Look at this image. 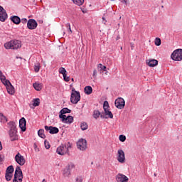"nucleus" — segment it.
Wrapping results in <instances>:
<instances>
[{
	"mask_svg": "<svg viewBox=\"0 0 182 182\" xmlns=\"http://www.w3.org/2000/svg\"><path fill=\"white\" fill-rule=\"evenodd\" d=\"M22 46L21 45V41L18 40H11L9 42L4 43V48L6 49H13L16 50L19 49Z\"/></svg>",
	"mask_w": 182,
	"mask_h": 182,
	"instance_id": "obj_1",
	"label": "nucleus"
},
{
	"mask_svg": "<svg viewBox=\"0 0 182 182\" xmlns=\"http://www.w3.org/2000/svg\"><path fill=\"white\" fill-rule=\"evenodd\" d=\"M171 58L176 62H181L182 60V49L178 48L175 50L171 55Z\"/></svg>",
	"mask_w": 182,
	"mask_h": 182,
	"instance_id": "obj_2",
	"label": "nucleus"
},
{
	"mask_svg": "<svg viewBox=\"0 0 182 182\" xmlns=\"http://www.w3.org/2000/svg\"><path fill=\"white\" fill-rule=\"evenodd\" d=\"M80 100V92H77L75 90H72L70 102L73 105H77L79 101Z\"/></svg>",
	"mask_w": 182,
	"mask_h": 182,
	"instance_id": "obj_3",
	"label": "nucleus"
},
{
	"mask_svg": "<svg viewBox=\"0 0 182 182\" xmlns=\"http://www.w3.org/2000/svg\"><path fill=\"white\" fill-rule=\"evenodd\" d=\"M23 178V175L22 174V170L21 169V167L17 166L16 168L13 182H22Z\"/></svg>",
	"mask_w": 182,
	"mask_h": 182,
	"instance_id": "obj_4",
	"label": "nucleus"
},
{
	"mask_svg": "<svg viewBox=\"0 0 182 182\" xmlns=\"http://www.w3.org/2000/svg\"><path fill=\"white\" fill-rule=\"evenodd\" d=\"M56 152L60 156H65L66 154H69V147L66 146L65 145L62 144L61 146L57 148Z\"/></svg>",
	"mask_w": 182,
	"mask_h": 182,
	"instance_id": "obj_5",
	"label": "nucleus"
},
{
	"mask_svg": "<svg viewBox=\"0 0 182 182\" xmlns=\"http://www.w3.org/2000/svg\"><path fill=\"white\" fill-rule=\"evenodd\" d=\"M77 149H79V150L85 151V150L87 149V141H86V139H80L77 143Z\"/></svg>",
	"mask_w": 182,
	"mask_h": 182,
	"instance_id": "obj_6",
	"label": "nucleus"
},
{
	"mask_svg": "<svg viewBox=\"0 0 182 182\" xmlns=\"http://www.w3.org/2000/svg\"><path fill=\"white\" fill-rule=\"evenodd\" d=\"M117 160L119 163L123 164L126 161V156L124 155V151L122 149H119L117 153Z\"/></svg>",
	"mask_w": 182,
	"mask_h": 182,
	"instance_id": "obj_7",
	"label": "nucleus"
},
{
	"mask_svg": "<svg viewBox=\"0 0 182 182\" xmlns=\"http://www.w3.org/2000/svg\"><path fill=\"white\" fill-rule=\"evenodd\" d=\"M114 105L117 109H124L126 102H124V99L119 97L115 100Z\"/></svg>",
	"mask_w": 182,
	"mask_h": 182,
	"instance_id": "obj_8",
	"label": "nucleus"
},
{
	"mask_svg": "<svg viewBox=\"0 0 182 182\" xmlns=\"http://www.w3.org/2000/svg\"><path fill=\"white\" fill-rule=\"evenodd\" d=\"M15 160L19 166H24L25 163H26L25 157H23L19 152L16 155Z\"/></svg>",
	"mask_w": 182,
	"mask_h": 182,
	"instance_id": "obj_9",
	"label": "nucleus"
},
{
	"mask_svg": "<svg viewBox=\"0 0 182 182\" xmlns=\"http://www.w3.org/2000/svg\"><path fill=\"white\" fill-rule=\"evenodd\" d=\"M8 19V14L6 10L0 6V21L1 22H5Z\"/></svg>",
	"mask_w": 182,
	"mask_h": 182,
	"instance_id": "obj_10",
	"label": "nucleus"
},
{
	"mask_svg": "<svg viewBox=\"0 0 182 182\" xmlns=\"http://www.w3.org/2000/svg\"><path fill=\"white\" fill-rule=\"evenodd\" d=\"M115 180L117 182H129V178L122 173H117Z\"/></svg>",
	"mask_w": 182,
	"mask_h": 182,
	"instance_id": "obj_11",
	"label": "nucleus"
},
{
	"mask_svg": "<svg viewBox=\"0 0 182 182\" xmlns=\"http://www.w3.org/2000/svg\"><path fill=\"white\" fill-rule=\"evenodd\" d=\"M27 28L31 30L36 29L38 28V22L35 19H29L27 22Z\"/></svg>",
	"mask_w": 182,
	"mask_h": 182,
	"instance_id": "obj_12",
	"label": "nucleus"
},
{
	"mask_svg": "<svg viewBox=\"0 0 182 182\" xmlns=\"http://www.w3.org/2000/svg\"><path fill=\"white\" fill-rule=\"evenodd\" d=\"M45 130L49 132L50 134H58V133H59V129L56 127L45 126Z\"/></svg>",
	"mask_w": 182,
	"mask_h": 182,
	"instance_id": "obj_13",
	"label": "nucleus"
},
{
	"mask_svg": "<svg viewBox=\"0 0 182 182\" xmlns=\"http://www.w3.org/2000/svg\"><path fill=\"white\" fill-rule=\"evenodd\" d=\"M59 117L62 119L63 123H68V124L73 123V117L72 116L59 115Z\"/></svg>",
	"mask_w": 182,
	"mask_h": 182,
	"instance_id": "obj_14",
	"label": "nucleus"
},
{
	"mask_svg": "<svg viewBox=\"0 0 182 182\" xmlns=\"http://www.w3.org/2000/svg\"><path fill=\"white\" fill-rule=\"evenodd\" d=\"M4 85L6 87L7 92L9 95H14L15 94V88L12 86L11 81H6Z\"/></svg>",
	"mask_w": 182,
	"mask_h": 182,
	"instance_id": "obj_15",
	"label": "nucleus"
},
{
	"mask_svg": "<svg viewBox=\"0 0 182 182\" xmlns=\"http://www.w3.org/2000/svg\"><path fill=\"white\" fill-rule=\"evenodd\" d=\"M19 127L21 129V132H26V119L24 117L19 120Z\"/></svg>",
	"mask_w": 182,
	"mask_h": 182,
	"instance_id": "obj_16",
	"label": "nucleus"
},
{
	"mask_svg": "<svg viewBox=\"0 0 182 182\" xmlns=\"http://www.w3.org/2000/svg\"><path fill=\"white\" fill-rule=\"evenodd\" d=\"M146 62L150 68H154V66H157L159 65V61L155 59L146 60Z\"/></svg>",
	"mask_w": 182,
	"mask_h": 182,
	"instance_id": "obj_17",
	"label": "nucleus"
},
{
	"mask_svg": "<svg viewBox=\"0 0 182 182\" xmlns=\"http://www.w3.org/2000/svg\"><path fill=\"white\" fill-rule=\"evenodd\" d=\"M41 105V100L39 98H35L32 100V104H30L31 109H35V107L39 106Z\"/></svg>",
	"mask_w": 182,
	"mask_h": 182,
	"instance_id": "obj_18",
	"label": "nucleus"
},
{
	"mask_svg": "<svg viewBox=\"0 0 182 182\" xmlns=\"http://www.w3.org/2000/svg\"><path fill=\"white\" fill-rule=\"evenodd\" d=\"M9 136L11 141H15L18 140V131H9Z\"/></svg>",
	"mask_w": 182,
	"mask_h": 182,
	"instance_id": "obj_19",
	"label": "nucleus"
},
{
	"mask_svg": "<svg viewBox=\"0 0 182 182\" xmlns=\"http://www.w3.org/2000/svg\"><path fill=\"white\" fill-rule=\"evenodd\" d=\"M9 129H10L9 132H16L18 129H16V124L14 122H10L8 123Z\"/></svg>",
	"mask_w": 182,
	"mask_h": 182,
	"instance_id": "obj_20",
	"label": "nucleus"
},
{
	"mask_svg": "<svg viewBox=\"0 0 182 182\" xmlns=\"http://www.w3.org/2000/svg\"><path fill=\"white\" fill-rule=\"evenodd\" d=\"M10 21H11V22H14L15 25H19V23H21V18H19V16H12L10 18Z\"/></svg>",
	"mask_w": 182,
	"mask_h": 182,
	"instance_id": "obj_21",
	"label": "nucleus"
},
{
	"mask_svg": "<svg viewBox=\"0 0 182 182\" xmlns=\"http://www.w3.org/2000/svg\"><path fill=\"white\" fill-rule=\"evenodd\" d=\"M0 80L2 82L3 85H6L7 82H9V80H6V77L4 75L2 71L0 70Z\"/></svg>",
	"mask_w": 182,
	"mask_h": 182,
	"instance_id": "obj_22",
	"label": "nucleus"
},
{
	"mask_svg": "<svg viewBox=\"0 0 182 182\" xmlns=\"http://www.w3.org/2000/svg\"><path fill=\"white\" fill-rule=\"evenodd\" d=\"M84 90L86 95H92V92H93V89L90 86L85 87Z\"/></svg>",
	"mask_w": 182,
	"mask_h": 182,
	"instance_id": "obj_23",
	"label": "nucleus"
},
{
	"mask_svg": "<svg viewBox=\"0 0 182 182\" xmlns=\"http://www.w3.org/2000/svg\"><path fill=\"white\" fill-rule=\"evenodd\" d=\"M34 89H36L38 92L42 90V84L36 82L33 85Z\"/></svg>",
	"mask_w": 182,
	"mask_h": 182,
	"instance_id": "obj_24",
	"label": "nucleus"
},
{
	"mask_svg": "<svg viewBox=\"0 0 182 182\" xmlns=\"http://www.w3.org/2000/svg\"><path fill=\"white\" fill-rule=\"evenodd\" d=\"M66 113H70V109L68 108H63L60 112V116H64L63 114H66Z\"/></svg>",
	"mask_w": 182,
	"mask_h": 182,
	"instance_id": "obj_25",
	"label": "nucleus"
},
{
	"mask_svg": "<svg viewBox=\"0 0 182 182\" xmlns=\"http://www.w3.org/2000/svg\"><path fill=\"white\" fill-rule=\"evenodd\" d=\"M73 4L75 5H77L78 6H80L85 4V0H73Z\"/></svg>",
	"mask_w": 182,
	"mask_h": 182,
	"instance_id": "obj_26",
	"label": "nucleus"
},
{
	"mask_svg": "<svg viewBox=\"0 0 182 182\" xmlns=\"http://www.w3.org/2000/svg\"><path fill=\"white\" fill-rule=\"evenodd\" d=\"M97 68L98 69L103 70V72H106L105 74L107 75V69L106 68V66L103 65L102 63H100L98 64Z\"/></svg>",
	"mask_w": 182,
	"mask_h": 182,
	"instance_id": "obj_27",
	"label": "nucleus"
},
{
	"mask_svg": "<svg viewBox=\"0 0 182 182\" xmlns=\"http://www.w3.org/2000/svg\"><path fill=\"white\" fill-rule=\"evenodd\" d=\"M44 133H45V130L43 129H39L38 132V134L39 137H41V139H45V137H46Z\"/></svg>",
	"mask_w": 182,
	"mask_h": 182,
	"instance_id": "obj_28",
	"label": "nucleus"
},
{
	"mask_svg": "<svg viewBox=\"0 0 182 182\" xmlns=\"http://www.w3.org/2000/svg\"><path fill=\"white\" fill-rule=\"evenodd\" d=\"M63 174L64 177H69V176H70V171H69V169L68 168L65 167L63 171Z\"/></svg>",
	"mask_w": 182,
	"mask_h": 182,
	"instance_id": "obj_29",
	"label": "nucleus"
},
{
	"mask_svg": "<svg viewBox=\"0 0 182 182\" xmlns=\"http://www.w3.org/2000/svg\"><path fill=\"white\" fill-rule=\"evenodd\" d=\"M0 120L1 123H6L8 122V118L4 115V114L1 113L0 114Z\"/></svg>",
	"mask_w": 182,
	"mask_h": 182,
	"instance_id": "obj_30",
	"label": "nucleus"
},
{
	"mask_svg": "<svg viewBox=\"0 0 182 182\" xmlns=\"http://www.w3.org/2000/svg\"><path fill=\"white\" fill-rule=\"evenodd\" d=\"M13 173H9L6 172L5 178L6 181H11L12 180Z\"/></svg>",
	"mask_w": 182,
	"mask_h": 182,
	"instance_id": "obj_31",
	"label": "nucleus"
},
{
	"mask_svg": "<svg viewBox=\"0 0 182 182\" xmlns=\"http://www.w3.org/2000/svg\"><path fill=\"white\" fill-rule=\"evenodd\" d=\"M39 70H41V63H37L34 65V71L36 72V73H38V72H39Z\"/></svg>",
	"mask_w": 182,
	"mask_h": 182,
	"instance_id": "obj_32",
	"label": "nucleus"
},
{
	"mask_svg": "<svg viewBox=\"0 0 182 182\" xmlns=\"http://www.w3.org/2000/svg\"><path fill=\"white\" fill-rule=\"evenodd\" d=\"M105 113L107 116V118L109 117V119H113V114L109 109L105 111Z\"/></svg>",
	"mask_w": 182,
	"mask_h": 182,
	"instance_id": "obj_33",
	"label": "nucleus"
},
{
	"mask_svg": "<svg viewBox=\"0 0 182 182\" xmlns=\"http://www.w3.org/2000/svg\"><path fill=\"white\" fill-rule=\"evenodd\" d=\"M75 166L73 163H70L65 168H68L70 171L75 169Z\"/></svg>",
	"mask_w": 182,
	"mask_h": 182,
	"instance_id": "obj_34",
	"label": "nucleus"
},
{
	"mask_svg": "<svg viewBox=\"0 0 182 182\" xmlns=\"http://www.w3.org/2000/svg\"><path fill=\"white\" fill-rule=\"evenodd\" d=\"M6 173H9L10 174H13L14 173V166H9L6 170Z\"/></svg>",
	"mask_w": 182,
	"mask_h": 182,
	"instance_id": "obj_35",
	"label": "nucleus"
},
{
	"mask_svg": "<svg viewBox=\"0 0 182 182\" xmlns=\"http://www.w3.org/2000/svg\"><path fill=\"white\" fill-rule=\"evenodd\" d=\"M59 73H60L61 75H63V76H64L67 73L66 69H65V68L63 67L60 68Z\"/></svg>",
	"mask_w": 182,
	"mask_h": 182,
	"instance_id": "obj_36",
	"label": "nucleus"
},
{
	"mask_svg": "<svg viewBox=\"0 0 182 182\" xmlns=\"http://www.w3.org/2000/svg\"><path fill=\"white\" fill-rule=\"evenodd\" d=\"M100 116V112H99V110H95L93 113V117L95 119H98Z\"/></svg>",
	"mask_w": 182,
	"mask_h": 182,
	"instance_id": "obj_37",
	"label": "nucleus"
},
{
	"mask_svg": "<svg viewBox=\"0 0 182 182\" xmlns=\"http://www.w3.org/2000/svg\"><path fill=\"white\" fill-rule=\"evenodd\" d=\"M80 127L82 130H87V124L86 122H82Z\"/></svg>",
	"mask_w": 182,
	"mask_h": 182,
	"instance_id": "obj_38",
	"label": "nucleus"
},
{
	"mask_svg": "<svg viewBox=\"0 0 182 182\" xmlns=\"http://www.w3.org/2000/svg\"><path fill=\"white\" fill-rule=\"evenodd\" d=\"M103 109L105 111L109 110V102L107 101L104 102Z\"/></svg>",
	"mask_w": 182,
	"mask_h": 182,
	"instance_id": "obj_39",
	"label": "nucleus"
},
{
	"mask_svg": "<svg viewBox=\"0 0 182 182\" xmlns=\"http://www.w3.org/2000/svg\"><path fill=\"white\" fill-rule=\"evenodd\" d=\"M155 45L156 46H160V45H161V40L160 38H156L155 40Z\"/></svg>",
	"mask_w": 182,
	"mask_h": 182,
	"instance_id": "obj_40",
	"label": "nucleus"
},
{
	"mask_svg": "<svg viewBox=\"0 0 182 182\" xmlns=\"http://www.w3.org/2000/svg\"><path fill=\"white\" fill-rule=\"evenodd\" d=\"M44 144H45V147H46V149H47V150L50 149V144H49L48 141H45Z\"/></svg>",
	"mask_w": 182,
	"mask_h": 182,
	"instance_id": "obj_41",
	"label": "nucleus"
},
{
	"mask_svg": "<svg viewBox=\"0 0 182 182\" xmlns=\"http://www.w3.org/2000/svg\"><path fill=\"white\" fill-rule=\"evenodd\" d=\"M119 141H126V136L124 135H120L119 136Z\"/></svg>",
	"mask_w": 182,
	"mask_h": 182,
	"instance_id": "obj_42",
	"label": "nucleus"
},
{
	"mask_svg": "<svg viewBox=\"0 0 182 182\" xmlns=\"http://www.w3.org/2000/svg\"><path fill=\"white\" fill-rule=\"evenodd\" d=\"M63 77H64V80L65 81V82H69L70 80L69 79V77H68V74H65V75H63Z\"/></svg>",
	"mask_w": 182,
	"mask_h": 182,
	"instance_id": "obj_43",
	"label": "nucleus"
},
{
	"mask_svg": "<svg viewBox=\"0 0 182 182\" xmlns=\"http://www.w3.org/2000/svg\"><path fill=\"white\" fill-rule=\"evenodd\" d=\"M26 22H28V19H26V18L21 19V23H23V24L26 23Z\"/></svg>",
	"mask_w": 182,
	"mask_h": 182,
	"instance_id": "obj_44",
	"label": "nucleus"
},
{
	"mask_svg": "<svg viewBox=\"0 0 182 182\" xmlns=\"http://www.w3.org/2000/svg\"><path fill=\"white\" fill-rule=\"evenodd\" d=\"M67 26H69V27H68V30H69V31L70 32V33H72V28H70V23H67Z\"/></svg>",
	"mask_w": 182,
	"mask_h": 182,
	"instance_id": "obj_45",
	"label": "nucleus"
},
{
	"mask_svg": "<svg viewBox=\"0 0 182 182\" xmlns=\"http://www.w3.org/2000/svg\"><path fill=\"white\" fill-rule=\"evenodd\" d=\"M96 75H97V70H94V71H93V76L96 77Z\"/></svg>",
	"mask_w": 182,
	"mask_h": 182,
	"instance_id": "obj_46",
	"label": "nucleus"
},
{
	"mask_svg": "<svg viewBox=\"0 0 182 182\" xmlns=\"http://www.w3.org/2000/svg\"><path fill=\"white\" fill-rule=\"evenodd\" d=\"M0 150H2V143L0 141Z\"/></svg>",
	"mask_w": 182,
	"mask_h": 182,
	"instance_id": "obj_47",
	"label": "nucleus"
},
{
	"mask_svg": "<svg viewBox=\"0 0 182 182\" xmlns=\"http://www.w3.org/2000/svg\"><path fill=\"white\" fill-rule=\"evenodd\" d=\"M123 2H124V4L127 5V0H123Z\"/></svg>",
	"mask_w": 182,
	"mask_h": 182,
	"instance_id": "obj_48",
	"label": "nucleus"
},
{
	"mask_svg": "<svg viewBox=\"0 0 182 182\" xmlns=\"http://www.w3.org/2000/svg\"><path fill=\"white\" fill-rule=\"evenodd\" d=\"M72 80V82H75V80H74L73 78H72V80Z\"/></svg>",
	"mask_w": 182,
	"mask_h": 182,
	"instance_id": "obj_49",
	"label": "nucleus"
},
{
	"mask_svg": "<svg viewBox=\"0 0 182 182\" xmlns=\"http://www.w3.org/2000/svg\"><path fill=\"white\" fill-rule=\"evenodd\" d=\"M102 21H105V17H102Z\"/></svg>",
	"mask_w": 182,
	"mask_h": 182,
	"instance_id": "obj_50",
	"label": "nucleus"
},
{
	"mask_svg": "<svg viewBox=\"0 0 182 182\" xmlns=\"http://www.w3.org/2000/svg\"><path fill=\"white\" fill-rule=\"evenodd\" d=\"M121 50H123V47H121Z\"/></svg>",
	"mask_w": 182,
	"mask_h": 182,
	"instance_id": "obj_51",
	"label": "nucleus"
},
{
	"mask_svg": "<svg viewBox=\"0 0 182 182\" xmlns=\"http://www.w3.org/2000/svg\"><path fill=\"white\" fill-rule=\"evenodd\" d=\"M42 182H46V181H45V179H43Z\"/></svg>",
	"mask_w": 182,
	"mask_h": 182,
	"instance_id": "obj_52",
	"label": "nucleus"
},
{
	"mask_svg": "<svg viewBox=\"0 0 182 182\" xmlns=\"http://www.w3.org/2000/svg\"><path fill=\"white\" fill-rule=\"evenodd\" d=\"M66 26H67V28H69V26H68V24H66Z\"/></svg>",
	"mask_w": 182,
	"mask_h": 182,
	"instance_id": "obj_53",
	"label": "nucleus"
}]
</instances>
